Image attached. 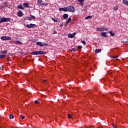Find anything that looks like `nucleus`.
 Instances as JSON below:
<instances>
[{
    "label": "nucleus",
    "mask_w": 128,
    "mask_h": 128,
    "mask_svg": "<svg viewBox=\"0 0 128 128\" xmlns=\"http://www.w3.org/2000/svg\"><path fill=\"white\" fill-rule=\"evenodd\" d=\"M46 52L44 51H34L31 52L30 54L32 56H38V54H46Z\"/></svg>",
    "instance_id": "1"
},
{
    "label": "nucleus",
    "mask_w": 128,
    "mask_h": 128,
    "mask_svg": "<svg viewBox=\"0 0 128 128\" xmlns=\"http://www.w3.org/2000/svg\"><path fill=\"white\" fill-rule=\"evenodd\" d=\"M67 8L68 12H76V8H74V7L72 6H68Z\"/></svg>",
    "instance_id": "2"
},
{
    "label": "nucleus",
    "mask_w": 128,
    "mask_h": 128,
    "mask_svg": "<svg viewBox=\"0 0 128 128\" xmlns=\"http://www.w3.org/2000/svg\"><path fill=\"white\" fill-rule=\"evenodd\" d=\"M10 18L2 17L1 18V20H0V24H2V22H10Z\"/></svg>",
    "instance_id": "3"
},
{
    "label": "nucleus",
    "mask_w": 128,
    "mask_h": 128,
    "mask_svg": "<svg viewBox=\"0 0 128 128\" xmlns=\"http://www.w3.org/2000/svg\"><path fill=\"white\" fill-rule=\"evenodd\" d=\"M2 40H10L11 38L10 36H3L0 38Z\"/></svg>",
    "instance_id": "4"
},
{
    "label": "nucleus",
    "mask_w": 128,
    "mask_h": 128,
    "mask_svg": "<svg viewBox=\"0 0 128 128\" xmlns=\"http://www.w3.org/2000/svg\"><path fill=\"white\" fill-rule=\"evenodd\" d=\"M36 46H48V44L46 43H44L42 42H37L36 43Z\"/></svg>",
    "instance_id": "5"
},
{
    "label": "nucleus",
    "mask_w": 128,
    "mask_h": 128,
    "mask_svg": "<svg viewBox=\"0 0 128 128\" xmlns=\"http://www.w3.org/2000/svg\"><path fill=\"white\" fill-rule=\"evenodd\" d=\"M36 26V24H28L26 27L28 28H34V26Z\"/></svg>",
    "instance_id": "6"
},
{
    "label": "nucleus",
    "mask_w": 128,
    "mask_h": 128,
    "mask_svg": "<svg viewBox=\"0 0 128 128\" xmlns=\"http://www.w3.org/2000/svg\"><path fill=\"white\" fill-rule=\"evenodd\" d=\"M38 2L40 6H44V2L42 0H38Z\"/></svg>",
    "instance_id": "7"
},
{
    "label": "nucleus",
    "mask_w": 128,
    "mask_h": 128,
    "mask_svg": "<svg viewBox=\"0 0 128 128\" xmlns=\"http://www.w3.org/2000/svg\"><path fill=\"white\" fill-rule=\"evenodd\" d=\"M96 30L97 32H104V28H97L96 29Z\"/></svg>",
    "instance_id": "8"
},
{
    "label": "nucleus",
    "mask_w": 128,
    "mask_h": 128,
    "mask_svg": "<svg viewBox=\"0 0 128 128\" xmlns=\"http://www.w3.org/2000/svg\"><path fill=\"white\" fill-rule=\"evenodd\" d=\"M76 34V33H74L72 34H68V38H74Z\"/></svg>",
    "instance_id": "9"
},
{
    "label": "nucleus",
    "mask_w": 128,
    "mask_h": 128,
    "mask_svg": "<svg viewBox=\"0 0 128 128\" xmlns=\"http://www.w3.org/2000/svg\"><path fill=\"white\" fill-rule=\"evenodd\" d=\"M59 10L62 12L63 10V12H68V7H65L64 8H59Z\"/></svg>",
    "instance_id": "10"
},
{
    "label": "nucleus",
    "mask_w": 128,
    "mask_h": 128,
    "mask_svg": "<svg viewBox=\"0 0 128 128\" xmlns=\"http://www.w3.org/2000/svg\"><path fill=\"white\" fill-rule=\"evenodd\" d=\"M70 22H72V18H68V20H67V21L66 22L65 26H68V23H69Z\"/></svg>",
    "instance_id": "11"
},
{
    "label": "nucleus",
    "mask_w": 128,
    "mask_h": 128,
    "mask_svg": "<svg viewBox=\"0 0 128 128\" xmlns=\"http://www.w3.org/2000/svg\"><path fill=\"white\" fill-rule=\"evenodd\" d=\"M18 16H22V15L24 14H22V11H20L19 12H18L17 14Z\"/></svg>",
    "instance_id": "12"
},
{
    "label": "nucleus",
    "mask_w": 128,
    "mask_h": 128,
    "mask_svg": "<svg viewBox=\"0 0 128 128\" xmlns=\"http://www.w3.org/2000/svg\"><path fill=\"white\" fill-rule=\"evenodd\" d=\"M102 50L100 49H96L95 50V54H98V52H101Z\"/></svg>",
    "instance_id": "13"
},
{
    "label": "nucleus",
    "mask_w": 128,
    "mask_h": 128,
    "mask_svg": "<svg viewBox=\"0 0 128 128\" xmlns=\"http://www.w3.org/2000/svg\"><path fill=\"white\" fill-rule=\"evenodd\" d=\"M17 8H20V10H24V6H22V5L21 4L18 6Z\"/></svg>",
    "instance_id": "14"
},
{
    "label": "nucleus",
    "mask_w": 128,
    "mask_h": 128,
    "mask_svg": "<svg viewBox=\"0 0 128 128\" xmlns=\"http://www.w3.org/2000/svg\"><path fill=\"white\" fill-rule=\"evenodd\" d=\"M63 18L64 20H66V18H68V14H64L63 15Z\"/></svg>",
    "instance_id": "15"
},
{
    "label": "nucleus",
    "mask_w": 128,
    "mask_h": 128,
    "mask_svg": "<svg viewBox=\"0 0 128 128\" xmlns=\"http://www.w3.org/2000/svg\"><path fill=\"white\" fill-rule=\"evenodd\" d=\"M102 36H104V38H108V35L106 34V32H102Z\"/></svg>",
    "instance_id": "16"
},
{
    "label": "nucleus",
    "mask_w": 128,
    "mask_h": 128,
    "mask_svg": "<svg viewBox=\"0 0 128 128\" xmlns=\"http://www.w3.org/2000/svg\"><path fill=\"white\" fill-rule=\"evenodd\" d=\"M23 6H24V8H30V6L26 3H24Z\"/></svg>",
    "instance_id": "17"
},
{
    "label": "nucleus",
    "mask_w": 128,
    "mask_h": 128,
    "mask_svg": "<svg viewBox=\"0 0 128 128\" xmlns=\"http://www.w3.org/2000/svg\"><path fill=\"white\" fill-rule=\"evenodd\" d=\"M122 2L124 4H126V6H128V1L126 0H122Z\"/></svg>",
    "instance_id": "18"
},
{
    "label": "nucleus",
    "mask_w": 128,
    "mask_h": 128,
    "mask_svg": "<svg viewBox=\"0 0 128 128\" xmlns=\"http://www.w3.org/2000/svg\"><path fill=\"white\" fill-rule=\"evenodd\" d=\"M6 56L4 54H0V58H6Z\"/></svg>",
    "instance_id": "19"
},
{
    "label": "nucleus",
    "mask_w": 128,
    "mask_h": 128,
    "mask_svg": "<svg viewBox=\"0 0 128 128\" xmlns=\"http://www.w3.org/2000/svg\"><path fill=\"white\" fill-rule=\"evenodd\" d=\"M52 20L55 22H58V19H56V18H52Z\"/></svg>",
    "instance_id": "20"
},
{
    "label": "nucleus",
    "mask_w": 128,
    "mask_h": 128,
    "mask_svg": "<svg viewBox=\"0 0 128 128\" xmlns=\"http://www.w3.org/2000/svg\"><path fill=\"white\" fill-rule=\"evenodd\" d=\"M114 10L116 11V10H118V6H115L114 8Z\"/></svg>",
    "instance_id": "21"
},
{
    "label": "nucleus",
    "mask_w": 128,
    "mask_h": 128,
    "mask_svg": "<svg viewBox=\"0 0 128 128\" xmlns=\"http://www.w3.org/2000/svg\"><path fill=\"white\" fill-rule=\"evenodd\" d=\"M14 118V116L12 115V114H10V120H12V118Z\"/></svg>",
    "instance_id": "22"
},
{
    "label": "nucleus",
    "mask_w": 128,
    "mask_h": 128,
    "mask_svg": "<svg viewBox=\"0 0 128 128\" xmlns=\"http://www.w3.org/2000/svg\"><path fill=\"white\" fill-rule=\"evenodd\" d=\"M16 44H22V42H20V40L16 41Z\"/></svg>",
    "instance_id": "23"
},
{
    "label": "nucleus",
    "mask_w": 128,
    "mask_h": 128,
    "mask_svg": "<svg viewBox=\"0 0 128 128\" xmlns=\"http://www.w3.org/2000/svg\"><path fill=\"white\" fill-rule=\"evenodd\" d=\"M8 52L6 50H3L0 52V54H6Z\"/></svg>",
    "instance_id": "24"
},
{
    "label": "nucleus",
    "mask_w": 128,
    "mask_h": 128,
    "mask_svg": "<svg viewBox=\"0 0 128 128\" xmlns=\"http://www.w3.org/2000/svg\"><path fill=\"white\" fill-rule=\"evenodd\" d=\"M68 118H72V114H68Z\"/></svg>",
    "instance_id": "25"
},
{
    "label": "nucleus",
    "mask_w": 128,
    "mask_h": 128,
    "mask_svg": "<svg viewBox=\"0 0 128 128\" xmlns=\"http://www.w3.org/2000/svg\"><path fill=\"white\" fill-rule=\"evenodd\" d=\"M89 18H92V16H88L85 18L86 20H88Z\"/></svg>",
    "instance_id": "26"
},
{
    "label": "nucleus",
    "mask_w": 128,
    "mask_h": 128,
    "mask_svg": "<svg viewBox=\"0 0 128 128\" xmlns=\"http://www.w3.org/2000/svg\"><path fill=\"white\" fill-rule=\"evenodd\" d=\"M26 20H32V17L30 16L26 17Z\"/></svg>",
    "instance_id": "27"
},
{
    "label": "nucleus",
    "mask_w": 128,
    "mask_h": 128,
    "mask_svg": "<svg viewBox=\"0 0 128 128\" xmlns=\"http://www.w3.org/2000/svg\"><path fill=\"white\" fill-rule=\"evenodd\" d=\"M109 32L110 34L112 36H114V33H112V31H110Z\"/></svg>",
    "instance_id": "28"
},
{
    "label": "nucleus",
    "mask_w": 128,
    "mask_h": 128,
    "mask_svg": "<svg viewBox=\"0 0 128 128\" xmlns=\"http://www.w3.org/2000/svg\"><path fill=\"white\" fill-rule=\"evenodd\" d=\"M34 104H40V102L38 100H36L34 101Z\"/></svg>",
    "instance_id": "29"
},
{
    "label": "nucleus",
    "mask_w": 128,
    "mask_h": 128,
    "mask_svg": "<svg viewBox=\"0 0 128 128\" xmlns=\"http://www.w3.org/2000/svg\"><path fill=\"white\" fill-rule=\"evenodd\" d=\"M81 42H82V44H84V46H86V41H84V40H82V41Z\"/></svg>",
    "instance_id": "30"
},
{
    "label": "nucleus",
    "mask_w": 128,
    "mask_h": 128,
    "mask_svg": "<svg viewBox=\"0 0 128 128\" xmlns=\"http://www.w3.org/2000/svg\"><path fill=\"white\" fill-rule=\"evenodd\" d=\"M78 50H82V46H78Z\"/></svg>",
    "instance_id": "31"
},
{
    "label": "nucleus",
    "mask_w": 128,
    "mask_h": 128,
    "mask_svg": "<svg viewBox=\"0 0 128 128\" xmlns=\"http://www.w3.org/2000/svg\"><path fill=\"white\" fill-rule=\"evenodd\" d=\"M30 17L32 18H32L33 20H35V18H36V16H30Z\"/></svg>",
    "instance_id": "32"
},
{
    "label": "nucleus",
    "mask_w": 128,
    "mask_h": 128,
    "mask_svg": "<svg viewBox=\"0 0 128 128\" xmlns=\"http://www.w3.org/2000/svg\"><path fill=\"white\" fill-rule=\"evenodd\" d=\"M21 54L22 56H26V53L24 52H21Z\"/></svg>",
    "instance_id": "33"
},
{
    "label": "nucleus",
    "mask_w": 128,
    "mask_h": 128,
    "mask_svg": "<svg viewBox=\"0 0 128 128\" xmlns=\"http://www.w3.org/2000/svg\"><path fill=\"white\" fill-rule=\"evenodd\" d=\"M118 56H113L112 58H118Z\"/></svg>",
    "instance_id": "34"
},
{
    "label": "nucleus",
    "mask_w": 128,
    "mask_h": 128,
    "mask_svg": "<svg viewBox=\"0 0 128 128\" xmlns=\"http://www.w3.org/2000/svg\"><path fill=\"white\" fill-rule=\"evenodd\" d=\"M76 50L74 48H72V52H76Z\"/></svg>",
    "instance_id": "35"
},
{
    "label": "nucleus",
    "mask_w": 128,
    "mask_h": 128,
    "mask_svg": "<svg viewBox=\"0 0 128 128\" xmlns=\"http://www.w3.org/2000/svg\"><path fill=\"white\" fill-rule=\"evenodd\" d=\"M78 2H84V0H78Z\"/></svg>",
    "instance_id": "36"
},
{
    "label": "nucleus",
    "mask_w": 128,
    "mask_h": 128,
    "mask_svg": "<svg viewBox=\"0 0 128 128\" xmlns=\"http://www.w3.org/2000/svg\"><path fill=\"white\" fill-rule=\"evenodd\" d=\"M20 116L22 118V120H24V116H22V115H20Z\"/></svg>",
    "instance_id": "37"
},
{
    "label": "nucleus",
    "mask_w": 128,
    "mask_h": 128,
    "mask_svg": "<svg viewBox=\"0 0 128 128\" xmlns=\"http://www.w3.org/2000/svg\"><path fill=\"white\" fill-rule=\"evenodd\" d=\"M112 126H113L114 128H116V125L114 124H112Z\"/></svg>",
    "instance_id": "38"
},
{
    "label": "nucleus",
    "mask_w": 128,
    "mask_h": 128,
    "mask_svg": "<svg viewBox=\"0 0 128 128\" xmlns=\"http://www.w3.org/2000/svg\"><path fill=\"white\" fill-rule=\"evenodd\" d=\"M80 6H84V2H80Z\"/></svg>",
    "instance_id": "39"
},
{
    "label": "nucleus",
    "mask_w": 128,
    "mask_h": 128,
    "mask_svg": "<svg viewBox=\"0 0 128 128\" xmlns=\"http://www.w3.org/2000/svg\"><path fill=\"white\" fill-rule=\"evenodd\" d=\"M57 34L56 31H54V34Z\"/></svg>",
    "instance_id": "40"
},
{
    "label": "nucleus",
    "mask_w": 128,
    "mask_h": 128,
    "mask_svg": "<svg viewBox=\"0 0 128 128\" xmlns=\"http://www.w3.org/2000/svg\"><path fill=\"white\" fill-rule=\"evenodd\" d=\"M128 41H125L124 42V44H128Z\"/></svg>",
    "instance_id": "41"
},
{
    "label": "nucleus",
    "mask_w": 128,
    "mask_h": 128,
    "mask_svg": "<svg viewBox=\"0 0 128 128\" xmlns=\"http://www.w3.org/2000/svg\"><path fill=\"white\" fill-rule=\"evenodd\" d=\"M104 30H108V29H106V28H104Z\"/></svg>",
    "instance_id": "42"
},
{
    "label": "nucleus",
    "mask_w": 128,
    "mask_h": 128,
    "mask_svg": "<svg viewBox=\"0 0 128 128\" xmlns=\"http://www.w3.org/2000/svg\"><path fill=\"white\" fill-rule=\"evenodd\" d=\"M44 82H46V80H44Z\"/></svg>",
    "instance_id": "43"
},
{
    "label": "nucleus",
    "mask_w": 128,
    "mask_h": 128,
    "mask_svg": "<svg viewBox=\"0 0 128 128\" xmlns=\"http://www.w3.org/2000/svg\"><path fill=\"white\" fill-rule=\"evenodd\" d=\"M16 40H18V37H16Z\"/></svg>",
    "instance_id": "44"
},
{
    "label": "nucleus",
    "mask_w": 128,
    "mask_h": 128,
    "mask_svg": "<svg viewBox=\"0 0 128 128\" xmlns=\"http://www.w3.org/2000/svg\"><path fill=\"white\" fill-rule=\"evenodd\" d=\"M2 70V67H0V70Z\"/></svg>",
    "instance_id": "45"
},
{
    "label": "nucleus",
    "mask_w": 128,
    "mask_h": 128,
    "mask_svg": "<svg viewBox=\"0 0 128 128\" xmlns=\"http://www.w3.org/2000/svg\"><path fill=\"white\" fill-rule=\"evenodd\" d=\"M8 60H9V59H8Z\"/></svg>",
    "instance_id": "46"
}]
</instances>
